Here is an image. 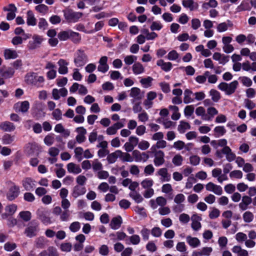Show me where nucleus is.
I'll list each match as a JSON object with an SVG mask.
<instances>
[{
    "instance_id": "obj_40",
    "label": "nucleus",
    "mask_w": 256,
    "mask_h": 256,
    "mask_svg": "<svg viewBox=\"0 0 256 256\" xmlns=\"http://www.w3.org/2000/svg\"><path fill=\"white\" fill-rule=\"evenodd\" d=\"M168 108L172 111V118L173 120H177L180 119V114L178 112V108L177 106H168Z\"/></svg>"
},
{
    "instance_id": "obj_11",
    "label": "nucleus",
    "mask_w": 256,
    "mask_h": 256,
    "mask_svg": "<svg viewBox=\"0 0 256 256\" xmlns=\"http://www.w3.org/2000/svg\"><path fill=\"white\" fill-rule=\"evenodd\" d=\"M108 58L106 56H103L100 58L98 61V71L104 74L108 70L109 66L108 64Z\"/></svg>"
},
{
    "instance_id": "obj_4",
    "label": "nucleus",
    "mask_w": 256,
    "mask_h": 256,
    "mask_svg": "<svg viewBox=\"0 0 256 256\" xmlns=\"http://www.w3.org/2000/svg\"><path fill=\"white\" fill-rule=\"evenodd\" d=\"M82 15V12H74L72 10H68L64 13L65 18L70 22H78Z\"/></svg>"
},
{
    "instance_id": "obj_37",
    "label": "nucleus",
    "mask_w": 256,
    "mask_h": 256,
    "mask_svg": "<svg viewBox=\"0 0 256 256\" xmlns=\"http://www.w3.org/2000/svg\"><path fill=\"white\" fill-rule=\"evenodd\" d=\"M122 219L120 216L114 218L110 222V226L114 230H118L120 226Z\"/></svg>"
},
{
    "instance_id": "obj_22",
    "label": "nucleus",
    "mask_w": 256,
    "mask_h": 256,
    "mask_svg": "<svg viewBox=\"0 0 256 256\" xmlns=\"http://www.w3.org/2000/svg\"><path fill=\"white\" fill-rule=\"evenodd\" d=\"M186 242L192 248H196L200 246V240L196 238L190 236H188L186 237Z\"/></svg>"
},
{
    "instance_id": "obj_21",
    "label": "nucleus",
    "mask_w": 256,
    "mask_h": 256,
    "mask_svg": "<svg viewBox=\"0 0 256 256\" xmlns=\"http://www.w3.org/2000/svg\"><path fill=\"white\" fill-rule=\"evenodd\" d=\"M132 70L134 75L142 74L145 72L144 67L140 62H134L132 66Z\"/></svg>"
},
{
    "instance_id": "obj_59",
    "label": "nucleus",
    "mask_w": 256,
    "mask_h": 256,
    "mask_svg": "<svg viewBox=\"0 0 256 256\" xmlns=\"http://www.w3.org/2000/svg\"><path fill=\"white\" fill-rule=\"evenodd\" d=\"M14 34L16 35L22 34L24 40H26L30 38L31 35L28 34H26L24 30L20 28H16L14 30Z\"/></svg>"
},
{
    "instance_id": "obj_44",
    "label": "nucleus",
    "mask_w": 256,
    "mask_h": 256,
    "mask_svg": "<svg viewBox=\"0 0 256 256\" xmlns=\"http://www.w3.org/2000/svg\"><path fill=\"white\" fill-rule=\"evenodd\" d=\"M214 131L216 138L222 136L226 132V130L224 126H216L214 128Z\"/></svg>"
},
{
    "instance_id": "obj_33",
    "label": "nucleus",
    "mask_w": 256,
    "mask_h": 256,
    "mask_svg": "<svg viewBox=\"0 0 256 256\" xmlns=\"http://www.w3.org/2000/svg\"><path fill=\"white\" fill-rule=\"evenodd\" d=\"M14 73V70L12 68H2L0 70V74L4 78H10L12 77Z\"/></svg>"
},
{
    "instance_id": "obj_1",
    "label": "nucleus",
    "mask_w": 256,
    "mask_h": 256,
    "mask_svg": "<svg viewBox=\"0 0 256 256\" xmlns=\"http://www.w3.org/2000/svg\"><path fill=\"white\" fill-rule=\"evenodd\" d=\"M88 58L84 50H78L74 54V62L76 67H82L88 62Z\"/></svg>"
},
{
    "instance_id": "obj_48",
    "label": "nucleus",
    "mask_w": 256,
    "mask_h": 256,
    "mask_svg": "<svg viewBox=\"0 0 256 256\" xmlns=\"http://www.w3.org/2000/svg\"><path fill=\"white\" fill-rule=\"evenodd\" d=\"M183 160V157L180 154H176L172 158V162L175 166H178L182 164Z\"/></svg>"
},
{
    "instance_id": "obj_24",
    "label": "nucleus",
    "mask_w": 256,
    "mask_h": 256,
    "mask_svg": "<svg viewBox=\"0 0 256 256\" xmlns=\"http://www.w3.org/2000/svg\"><path fill=\"white\" fill-rule=\"evenodd\" d=\"M158 66L160 67L161 69L164 72L170 71L172 68V64L170 62H165L163 60H159L156 62Z\"/></svg>"
},
{
    "instance_id": "obj_17",
    "label": "nucleus",
    "mask_w": 256,
    "mask_h": 256,
    "mask_svg": "<svg viewBox=\"0 0 256 256\" xmlns=\"http://www.w3.org/2000/svg\"><path fill=\"white\" fill-rule=\"evenodd\" d=\"M38 232V224L36 223L32 222L25 230V234L27 236L32 238L35 236Z\"/></svg>"
},
{
    "instance_id": "obj_55",
    "label": "nucleus",
    "mask_w": 256,
    "mask_h": 256,
    "mask_svg": "<svg viewBox=\"0 0 256 256\" xmlns=\"http://www.w3.org/2000/svg\"><path fill=\"white\" fill-rule=\"evenodd\" d=\"M140 184L144 188H150L153 186L154 181L151 178H147L144 180Z\"/></svg>"
},
{
    "instance_id": "obj_64",
    "label": "nucleus",
    "mask_w": 256,
    "mask_h": 256,
    "mask_svg": "<svg viewBox=\"0 0 256 256\" xmlns=\"http://www.w3.org/2000/svg\"><path fill=\"white\" fill-rule=\"evenodd\" d=\"M248 236L246 234L242 232L237 233L235 236V238L240 243L243 242L246 240Z\"/></svg>"
},
{
    "instance_id": "obj_14",
    "label": "nucleus",
    "mask_w": 256,
    "mask_h": 256,
    "mask_svg": "<svg viewBox=\"0 0 256 256\" xmlns=\"http://www.w3.org/2000/svg\"><path fill=\"white\" fill-rule=\"evenodd\" d=\"M192 228L195 231H198L201 228L202 226L200 222L202 217L198 214H194L192 216Z\"/></svg>"
},
{
    "instance_id": "obj_26",
    "label": "nucleus",
    "mask_w": 256,
    "mask_h": 256,
    "mask_svg": "<svg viewBox=\"0 0 256 256\" xmlns=\"http://www.w3.org/2000/svg\"><path fill=\"white\" fill-rule=\"evenodd\" d=\"M184 95V104H188L194 102V93L191 90L188 88L185 90Z\"/></svg>"
},
{
    "instance_id": "obj_2",
    "label": "nucleus",
    "mask_w": 256,
    "mask_h": 256,
    "mask_svg": "<svg viewBox=\"0 0 256 256\" xmlns=\"http://www.w3.org/2000/svg\"><path fill=\"white\" fill-rule=\"evenodd\" d=\"M25 81L28 84L40 87L44 82V78L43 76H38L36 73L30 72L25 76Z\"/></svg>"
},
{
    "instance_id": "obj_61",
    "label": "nucleus",
    "mask_w": 256,
    "mask_h": 256,
    "mask_svg": "<svg viewBox=\"0 0 256 256\" xmlns=\"http://www.w3.org/2000/svg\"><path fill=\"white\" fill-rule=\"evenodd\" d=\"M39 218L41 221L44 224H50V219L49 217L46 216L44 212L38 210Z\"/></svg>"
},
{
    "instance_id": "obj_25",
    "label": "nucleus",
    "mask_w": 256,
    "mask_h": 256,
    "mask_svg": "<svg viewBox=\"0 0 256 256\" xmlns=\"http://www.w3.org/2000/svg\"><path fill=\"white\" fill-rule=\"evenodd\" d=\"M67 170L68 172L74 174H78L81 172L82 169L80 166L74 162H70L66 166Z\"/></svg>"
},
{
    "instance_id": "obj_63",
    "label": "nucleus",
    "mask_w": 256,
    "mask_h": 256,
    "mask_svg": "<svg viewBox=\"0 0 256 256\" xmlns=\"http://www.w3.org/2000/svg\"><path fill=\"white\" fill-rule=\"evenodd\" d=\"M92 166L94 172L100 171L102 168V164L97 159L94 160L92 161Z\"/></svg>"
},
{
    "instance_id": "obj_9",
    "label": "nucleus",
    "mask_w": 256,
    "mask_h": 256,
    "mask_svg": "<svg viewBox=\"0 0 256 256\" xmlns=\"http://www.w3.org/2000/svg\"><path fill=\"white\" fill-rule=\"evenodd\" d=\"M124 126V124L122 122H116L112 126L108 127L106 130V133L108 136L114 135L117 134L118 130Z\"/></svg>"
},
{
    "instance_id": "obj_51",
    "label": "nucleus",
    "mask_w": 256,
    "mask_h": 256,
    "mask_svg": "<svg viewBox=\"0 0 256 256\" xmlns=\"http://www.w3.org/2000/svg\"><path fill=\"white\" fill-rule=\"evenodd\" d=\"M120 158L123 162H132L134 161L133 156H132L128 152H124L120 150Z\"/></svg>"
},
{
    "instance_id": "obj_45",
    "label": "nucleus",
    "mask_w": 256,
    "mask_h": 256,
    "mask_svg": "<svg viewBox=\"0 0 256 256\" xmlns=\"http://www.w3.org/2000/svg\"><path fill=\"white\" fill-rule=\"evenodd\" d=\"M129 195L136 203H140L144 200L140 194L136 191L130 192Z\"/></svg>"
},
{
    "instance_id": "obj_20",
    "label": "nucleus",
    "mask_w": 256,
    "mask_h": 256,
    "mask_svg": "<svg viewBox=\"0 0 256 256\" xmlns=\"http://www.w3.org/2000/svg\"><path fill=\"white\" fill-rule=\"evenodd\" d=\"M86 192V188L84 186L76 185L74 186L72 189V196L76 198L79 196L84 194Z\"/></svg>"
},
{
    "instance_id": "obj_58",
    "label": "nucleus",
    "mask_w": 256,
    "mask_h": 256,
    "mask_svg": "<svg viewBox=\"0 0 256 256\" xmlns=\"http://www.w3.org/2000/svg\"><path fill=\"white\" fill-rule=\"evenodd\" d=\"M250 10L248 3L246 1H242L240 4L236 8L237 12H240L242 11L247 10Z\"/></svg>"
},
{
    "instance_id": "obj_34",
    "label": "nucleus",
    "mask_w": 256,
    "mask_h": 256,
    "mask_svg": "<svg viewBox=\"0 0 256 256\" xmlns=\"http://www.w3.org/2000/svg\"><path fill=\"white\" fill-rule=\"evenodd\" d=\"M26 23L28 26L36 25V20L32 10H28L26 14Z\"/></svg>"
},
{
    "instance_id": "obj_36",
    "label": "nucleus",
    "mask_w": 256,
    "mask_h": 256,
    "mask_svg": "<svg viewBox=\"0 0 256 256\" xmlns=\"http://www.w3.org/2000/svg\"><path fill=\"white\" fill-rule=\"evenodd\" d=\"M15 136L10 134H6L2 138V142L4 144L9 145L14 141Z\"/></svg>"
},
{
    "instance_id": "obj_38",
    "label": "nucleus",
    "mask_w": 256,
    "mask_h": 256,
    "mask_svg": "<svg viewBox=\"0 0 256 256\" xmlns=\"http://www.w3.org/2000/svg\"><path fill=\"white\" fill-rule=\"evenodd\" d=\"M120 157V150H116L114 152L110 154L107 157V160L110 164L114 163L116 162L118 158Z\"/></svg>"
},
{
    "instance_id": "obj_23",
    "label": "nucleus",
    "mask_w": 256,
    "mask_h": 256,
    "mask_svg": "<svg viewBox=\"0 0 256 256\" xmlns=\"http://www.w3.org/2000/svg\"><path fill=\"white\" fill-rule=\"evenodd\" d=\"M207 114L204 116V120L210 121L214 116L218 114V110L214 107L210 106L207 108Z\"/></svg>"
},
{
    "instance_id": "obj_41",
    "label": "nucleus",
    "mask_w": 256,
    "mask_h": 256,
    "mask_svg": "<svg viewBox=\"0 0 256 256\" xmlns=\"http://www.w3.org/2000/svg\"><path fill=\"white\" fill-rule=\"evenodd\" d=\"M130 96L135 100H140L142 98L140 94V90L139 88L134 87L131 88Z\"/></svg>"
},
{
    "instance_id": "obj_19",
    "label": "nucleus",
    "mask_w": 256,
    "mask_h": 256,
    "mask_svg": "<svg viewBox=\"0 0 256 256\" xmlns=\"http://www.w3.org/2000/svg\"><path fill=\"white\" fill-rule=\"evenodd\" d=\"M222 152L226 156V160L229 162L234 161L236 158V154L229 146L223 148L222 149Z\"/></svg>"
},
{
    "instance_id": "obj_49",
    "label": "nucleus",
    "mask_w": 256,
    "mask_h": 256,
    "mask_svg": "<svg viewBox=\"0 0 256 256\" xmlns=\"http://www.w3.org/2000/svg\"><path fill=\"white\" fill-rule=\"evenodd\" d=\"M70 38L75 44H78L81 41V36L78 32L70 30Z\"/></svg>"
},
{
    "instance_id": "obj_8",
    "label": "nucleus",
    "mask_w": 256,
    "mask_h": 256,
    "mask_svg": "<svg viewBox=\"0 0 256 256\" xmlns=\"http://www.w3.org/2000/svg\"><path fill=\"white\" fill-rule=\"evenodd\" d=\"M132 155L134 161L136 162H146L149 158V156L146 152H140L138 150L132 151Z\"/></svg>"
},
{
    "instance_id": "obj_7",
    "label": "nucleus",
    "mask_w": 256,
    "mask_h": 256,
    "mask_svg": "<svg viewBox=\"0 0 256 256\" xmlns=\"http://www.w3.org/2000/svg\"><path fill=\"white\" fill-rule=\"evenodd\" d=\"M154 164L156 166L158 167L163 165L165 162L164 154L160 150L154 151Z\"/></svg>"
},
{
    "instance_id": "obj_56",
    "label": "nucleus",
    "mask_w": 256,
    "mask_h": 256,
    "mask_svg": "<svg viewBox=\"0 0 256 256\" xmlns=\"http://www.w3.org/2000/svg\"><path fill=\"white\" fill-rule=\"evenodd\" d=\"M20 218L25 222L29 221L32 217V214L29 211H22L19 213Z\"/></svg>"
},
{
    "instance_id": "obj_15",
    "label": "nucleus",
    "mask_w": 256,
    "mask_h": 256,
    "mask_svg": "<svg viewBox=\"0 0 256 256\" xmlns=\"http://www.w3.org/2000/svg\"><path fill=\"white\" fill-rule=\"evenodd\" d=\"M30 108V103L28 101L25 100L18 102L14 104V108L16 112H26Z\"/></svg>"
},
{
    "instance_id": "obj_42",
    "label": "nucleus",
    "mask_w": 256,
    "mask_h": 256,
    "mask_svg": "<svg viewBox=\"0 0 256 256\" xmlns=\"http://www.w3.org/2000/svg\"><path fill=\"white\" fill-rule=\"evenodd\" d=\"M167 58L170 60L180 62V55L178 52L175 50L170 51L168 55Z\"/></svg>"
},
{
    "instance_id": "obj_53",
    "label": "nucleus",
    "mask_w": 256,
    "mask_h": 256,
    "mask_svg": "<svg viewBox=\"0 0 256 256\" xmlns=\"http://www.w3.org/2000/svg\"><path fill=\"white\" fill-rule=\"evenodd\" d=\"M242 218L244 222L250 223L253 220L254 216L252 212L246 211L243 214Z\"/></svg>"
},
{
    "instance_id": "obj_18",
    "label": "nucleus",
    "mask_w": 256,
    "mask_h": 256,
    "mask_svg": "<svg viewBox=\"0 0 256 256\" xmlns=\"http://www.w3.org/2000/svg\"><path fill=\"white\" fill-rule=\"evenodd\" d=\"M206 190L210 192H212L217 195H221L222 192V188L210 182L206 186Z\"/></svg>"
},
{
    "instance_id": "obj_12",
    "label": "nucleus",
    "mask_w": 256,
    "mask_h": 256,
    "mask_svg": "<svg viewBox=\"0 0 256 256\" xmlns=\"http://www.w3.org/2000/svg\"><path fill=\"white\" fill-rule=\"evenodd\" d=\"M42 38L38 35H34L32 40H30L28 44L29 50H32L38 48L42 42Z\"/></svg>"
},
{
    "instance_id": "obj_28",
    "label": "nucleus",
    "mask_w": 256,
    "mask_h": 256,
    "mask_svg": "<svg viewBox=\"0 0 256 256\" xmlns=\"http://www.w3.org/2000/svg\"><path fill=\"white\" fill-rule=\"evenodd\" d=\"M4 56L6 60L15 59L18 56V54L15 50L6 48L4 50Z\"/></svg>"
},
{
    "instance_id": "obj_32",
    "label": "nucleus",
    "mask_w": 256,
    "mask_h": 256,
    "mask_svg": "<svg viewBox=\"0 0 256 256\" xmlns=\"http://www.w3.org/2000/svg\"><path fill=\"white\" fill-rule=\"evenodd\" d=\"M48 240L44 236H40L35 240V246L38 248H45Z\"/></svg>"
},
{
    "instance_id": "obj_31",
    "label": "nucleus",
    "mask_w": 256,
    "mask_h": 256,
    "mask_svg": "<svg viewBox=\"0 0 256 256\" xmlns=\"http://www.w3.org/2000/svg\"><path fill=\"white\" fill-rule=\"evenodd\" d=\"M232 250L234 253L237 254V256H248V252L246 250L242 249L240 246H235Z\"/></svg>"
},
{
    "instance_id": "obj_54",
    "label": "nucleus",
    "mask_w": 256,
    "mask_h": 256,
    "mask_svg": "<svg viewBox=\"0 0 256 256\" xmlns=\"http://www.w3.org/2000/svg\"><path fill=\"white\" fill-rule=\"evenodd\" d=\"M137 60V57L134 55H128L124 56V61L126 65H131Z\"/></svg>"
},
{
    "instance_id": "obj_5",
    "label": "nucleus",
    "mask_w": 256,
    "mask_h": 256,
    "mask_svg": "<svg viewBox=\"0 0 256 256\" xmlns=\"http://www.w3.org/2000/svg\"><path fill=\"white\" fill-rule=\"evenodd\" d=\"M19 193V187L12 182L6 193V198L9 200H13L18 196Z\"/></svg>"
},
{
    "instance_id": "obj_46",
    "label": "nucleus",
    "mask_w": 256,
    "mask_h": 256,
    "mask_svg": "<svg viewBox=\"0 0 256 256\" xmlns=\"http://www.w3.org/2000/svg\"><path fill=\"white\" fill-rule=\"evenodd\" d=\"M209 93L213 102H216L220 99V94L218 90L214 89H212L210 90Z\"/></svg>"
},
{
    "instance_id": "obj_13",
    "label": "nucleus",
    "mask_w": 256,
    "mask_h": 256,
    "mask_svg": "<svg viewBox=\"0 0 256 256\" xmlns=\"http://www.w3.org/2000/svg\"><path fill=\"white\" fill-rule=\"evenodd\" d=\"M58 72L60 74H66L68 73V66L69 64V62L66 60L60 58L58 62Z\"/></svg>"
},
{
    "instance_id": "obj_35",
    "label": "nucleus",
    "mask_w": 256,
    "mask_h": 256,
    "mask_svg": "<svg viewBox=\"0 0 256 256\" xmlns=\"http://www.w3.org/2000/svg\"><path fill=\"white\" fill-rule=\"evenodd\" d=\"M232 24L230 20H228V24L224 22L219 24L216 28L217 31L219 32H223L228 30V27H232Z\"/></svg>"
},
{
    "instance_id": "obj_30",
    "label": "nucleus",
    "mask_w": 256,
    "mask_h": 256,
    "mask_svg": "<svg viewBox=\"0 0 256 256\" xmlns=\"http://www.w3.org/2000/svg\"><path fill=\"white\" fill-rule=\"evenodd\" d=\"M0 128L4 131L11 132L15 130L16 127L12 122L6 121L0 124Z\"/></svg>"
},
{
    "instance_id": "obj_10",
    "label": "nucleus",
    "mask_w": 256,
    "mask_h": 256,
    "mask_svg": "<svg viewBox=\"0 0 256 256\" xmlns=\"http://www.w3.org/2000/svg\"><path fill=\"white\" fill-rule=\"evenodd\" d=\"M22 185L25 190H32L36 186V181L31 178H26L22 182Z\"/></svg>"
},
{
    "instance_id": "obj_62",
    "label": "nucleus",
    "mask_w": 256,
    "mask_h": 256,
    "mask_svg": "<svg viewBox=\"0 0 256 256\" xmlns=\"http://www.w3.org/2000/svg\"><path fill=\"white\" fill-rule=\"evenodd\" d=\"M243 174L240 170H234L230 173V177L231 178L240 179L242 178Z\"/></svg>"
},
{
    "instance_id": "obj_60",
    "label": "nucleus",
    "mask_w": 256,
    "mask_h": 256,
    "mask_svg": "<svg viewBox=\"0 0 256 256\" xmlns=\"http://www.w3.org/2000/svg\"><path fill=\"white\" fill-rule=\"evenodd\" d=\"M54 131L58 133H64L66 136H69L70 131L65 130L62 124H58L54 127Z\"/></svg>"
},
{
    "instance_id": "obj_29",
    "label": "nucleus",
    "mask_w": 256,
    "mask_h": 256,
    "mask_svg": "<svg viewBox=\"0 0 256 256\" xmlns=\"http://www.w3.org/2000/svg\"><path fill=\"white\" fill-rule=\"evenodd\" d=\"M182 4L185 8H188L191 11L198 8V4L193 0H182Z\"/></svg>"
},
{
    "instance_id": "obj_6",
    "label": "nucleus",
    "mask_w": 256,
    "mask_h": 256,
    "mask_svg": "<svg viewBox=\"0 0 256 256\" xmlns=\"http://www.w3.org/2000/svg\"><path fill=\"white\" fill-rule=\"evenodd\" d=\"M156 176L160 177V180L162 182H168L171 180V176L168 172L166 168H160L156 174Z\"/></svg>"
},
{
    "instance_id": "obj_50",
    "label": "nucleus",
    "mask_w": 256,
    "mask_h": 256,
    "mask_svg": "<svg viewBox=\"0 0 256 256\" xmlns=\"http://www.w3.org/2000/svg\"><path fill=\"white\" fill-rule=\"evenodd\" d=\"M70 30H68L66 31H62L60 32L58 36L60 40L64 41L70 38Z\"/></svg>"
},
{
    "instance_id": "obj_52",
    "label": "nucleus",
    "mask_w": 256,
    "mask_h": 256,
    "mask_svg": "<svg viewBox=\"0 0 256 256\" xmlns=\"http://www.w3.org/2000/svg\"><path fill=\"white\" fill-rule=\"evenodd\" d=\"M167 142L166 140H158L155 145L152 146L151 148L152 150L154 152L156 148H164L166 146Z\"/></svg>"
},
{
    "instance_id": "obj_27",
    "label": "nucleus",
    "mask_w": 256,
    "mask_h": 256,
    "mask_svg": "<svg viewBox=\"0 0 256 256\" xmlns=\"http://www.w3.org/2000/svg\"><path fill=\"white\" fill-rule=\"evenodd\" d=\"M252 202V198L248 196H245L242 198V202L239 204V208L242 210H245L248 208V206Z\"/></svg>"
},
{
    "instance_id": "obj_16",
    "label": "nucleus",
    "mask_w": 256,
    "mask_h": 256,
    "mask_svg": "<svg viewBox=\"0 0 256 256\" xmlns=\"http://www.w3.org/2000/svg\"><path fill=\"white\" fill-rule=\"evenodd\" d=\"M68 93V90L64 88H62L60 89L54 88L52 90V98L54 100H58L60 98V96H66Z\"/></svg>"
},
{
    "instance_id": "obj_57",
    "label": "nucleus",
    "mask_w": 256,
    "mask_h": 256,
    "mask_svg": "<svg viewBox=\"0 0 256 256\" xmlns=\"http://www.w3.org/2000/svg\"><path fill=\"white\" fill-rule=\"evenodd\" d=\"M35 10L42 15L46 14L48 10V8L45 4H40L35 7Z\"/></svg>"
},
{
    "instance_id": "obj_39",
    "label": "nucleus",
    "mask_w": 256,
    "mask_h": 256,
    "mask_svg": "<svg viewBox=\"0 0 256 256\" xmlns=\"http://www.w3.org/2000/svg\"><path fill=\"white\" fill-rule=\"evenodd\" d=\"M154 79L150 76L142 78L140 81L142 86L144 88H148L152 86Z\"/></svg>"
},
{
    "instance_id": "obj_47",
    "label": "nucleus",
    "mask_w": 256,
    "mask_h": 256,
    "mask_svg": "<svg viewBox=\"0 0 256 256\" xmlns=\"http://www.w3.org/2000/svg\"><path fill=\"white\" fill-rule=\"evenodd\" d=\"M209 72L206 71L202 75L198 76L195 78V80L200 84H204L206 82L207 77L208 76Z\"/></svg>"
},
{
    "instance_id": "obj_43",
    "label": "nucleus",
    "mask_w": 256,
    "mask_h": 256,
    "mask_svg": "<svg viewBox=\"0 0 256 256\" xmlns=\"http://www.w3.org/2000/svg\"><path fill=\"white\" fill-rule=\"evenodd\" d=\"M190 124L186 122L181 120L180 122V124L178 126V130L181 133H184L186 130L190 129Z\"/></svg>"
},
{
    "instance_id": "obj_3",
    "label": "nucleus",
    "mask_w": 256,
    "mask_h": 256,
    "mask_svg": "<svg viewBox=\"0 0 256 256\" xmlns=\"http://www.w3.org/2000/svg\"><path fill=\"white\" fill-rule=\"evenodd\" d=\"M238 85V82L235 80L228 84L224 82H220L218 86L219 90L224 92L227 95H231L234 94Z\"/></svg>"
}]
</instances>
